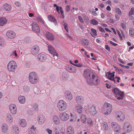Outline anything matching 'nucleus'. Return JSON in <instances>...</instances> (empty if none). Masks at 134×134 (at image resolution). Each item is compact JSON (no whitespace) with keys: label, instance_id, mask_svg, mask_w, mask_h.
Returning <instances> with one entry per match:
<instances>
[{"label":"nucleus","instance_id":"nucleus-9","mask_svg":"<svg viewBox=\"0 0 134 134\" xmlns=\"http://www.w3.org/2000/svg\"><path fill=\"white\" fill-rule=\"evenodd\" d=\"M59 116L60 119L64 121L67 120L69 118V115L65 112L60 113Z\"/></svg>","mask_w":134,"mask_h":134},{"label":"nucleus","instance_id":"nucleus-10","mask_svg":"<svg viewBox=\"0 0 134 134\" xmlns=\"http://www.w3.org/2000/svg\"><path fill=\"white\" fill-rule=\"evenodd\" d=\"M6 36L9 39H12L14 38L16 36V34L13 31L9 30L6 32Z\"/></svg>","mask_w":134,"mask_h":134},{"label":"nucleus","instance_id":"nucleus-26","mask_svg":"<svg viewBox=\"0 0 134 134\" xmlns=\"http://www.w3.org/2000/svg\"><path fill=\"white\" fill-rule=\"evenodd\" d=\"M77 112L80 114L82 113L83 110V107L80 104H77L75 106Z\"/></svg>","mask_w":134,"mask_h":134},{"label":"nucleus","instance_id":"nucleus-1","mask_svg":"<svg viewBox=\"0 0 134 134\" xmlns=\"http://www.w3.org/2000/svg\"><path fill=\"white\" fill-rule=\"evenodd\" d=\"M112 110L111 104L108 103H105L102 107L101 111L105 115H108L112 112Z\"/></svg>","mask_w":134,"mask_h":134},{"label":"nucleus","instance_id":"nucleus-39","mask_svg":"<svg viewBox=\"0 0 134 134\" xmlns=\"http://www.w3.org/2000/svg\"><path fill=\"white\" fill-rule=\"evenodd\" d=\"M129 34L130 36L131 37L134 36V29L132 28L129 29Z\"/></svg>","mask_w":134,"mask_h":134},{"label":"nucleus","instance_id":"nucleus-12","mask_svg":"<svg viewBox=\"0 0 134 134\" xmlns=\"http://www.w3.org/2000/svg\"><path fill=\"white\" fill-rule=\"evenodd\" d=\"M88 111L90 115L94 116L97 113L96 108L94 105H92L89 108Z\"/></svg>","mask_w":134,"mask_h":134},{"label":"nucleus","instance_id":"nucleus-43","mask_svg":"<svg viewBox=\"0 0 134 134\" xmlns=\"http://www.w3.org/2000/svg\"><path fill=\"white\" fill-rule=\"evenodd\" d=\"M102 124L103 125V127L104 130H107L108 128V124L105 122H104Z\"/></svg>","mask_w":134,"mask_h":134},{"label":"nucleus","instance_id":"nucleus-51","mask_svg":"<svg viewBox=\"0 0 134 134\" xmlns=\"http://www.w3.org/2000/svg\"><path fill=\"white\" fill-rule=\"evenodd\" d=\"M60 8V11L61 13V14L62 15V17L63 18H64L65 17L64 14V11L62 9V8L61 7H59Z\"/></svg>","mask_w":134,"mask_h":134},{"label":"nucleus","instance_id":"nucleus-50","mask_svg":"<svg viewBox=\"0 0 134 134\" xmlns=\"http://www.w3.org/2000/svg\"><path fill=\"white\" fill-rule=\"evenodd\" d=\"M118 125H119L117 123L115 122H112L111 123V125L113 128L114 129Z\"/></svg>","mask_w":134,"mask_h":134},{"label":"nucleus","instance_id":"nucleus-28","mask_svg":"<svg viewBox=\"0 0 134 134\" xmlns=\"http://www.w3.org/2000/svg\"><path fill=\"white\" fill-rule=\"evenodd\" d=\"M87 123L89 126L90 127H93L95 125L96 123L92 120L91 118H89L87 119Z\"/></svg>","mask_w":134,"mask_h":134},{"label":"nucleus","instance_id":"nucleus-15","mask_svg":"<svg viewBox=\"0 0 134 134\" xmlns=\"http://www.w3.org/2000/svg\"><path fill=\"white\" fill-rule=\"evenodd\" d=\"M9 109L11 113L13 114H15L17 112V108L16 105L14 104H10Z\"/></svg>","mask_w":134,"mask_h":134},{"label":"nucleus","instance_id":"nucleus-38","mask_svg":"<svg viewBox=\"0 0 134 134\" xmlns=\"http://www.w3.org/2000/svg\"><path fill=\"white\" fill-rule=\"evenodd\" d=\"M81 42L85 46H87L89 44L88 41L86 39H83L81 41Z\"/></svg>","mask_w":134,"mask_h":134},{"label":"nucleus","instance_id":"nucleus-55","mask_svg":"<svg viewBox=\"0 0 134 134\" xmlns=\"http://www.w3.org/2000/svg\"><path fill=\"white\" fill-rule=\"evenodd\" d=\"M11 55L14 56V58H16L18 56V54L16 53V51H15L13 52L12 54H11Z\"/></svg>","mask_w":134,"mask_h":134},{"label":"nucleus","instance_id":"nucleus-31","mask_svg":"<svg viewBox=\"0 0 134 134\" xmlns=\"http://www.w3.org/2000/svg\"><path fill=\"white\" fill-rule=\"evenodd\" d=\"M7 20L4 17L0 18V26H3L7 22Z\"/></svg>","mask_w":134,"mask_h":134},{"label":"nucleus","instance_id":"nucleus-42","mask_svg":"<svg viewBox=\"0 0 134 134\" xmlns=\"http://www.w3.org/2000/svg\"><path fill=\"white\" fill-rule=\"evenodd\" d=\"M53 134H59L58 130L57 128L56 127H54L53 128Z\"/></svg>","mask_w":134,"mask_h":134},{"label":"nucleus","instance_id":"nucleus-63","mask_svg":"<svg viewBox=\"0 0 134 134\" xmlns=\"http://www.w3.org/2000/svg\"><path fill=\"white\" fill-rule=\"evenodd\" d=\"M99 31L103 32H105V31L104 29L101 27H99Z\"/></svg>","mask_w":134,"mask_h":134},{"label":"nucleus","instance_id":"nucleus-30","mask_svg":"<svg viewBox=\"0 0 134 134\" xmlns=\"http://www.w3.org/2000/svg\"><path fill=\"white\" fill-rule=\"evenodd\" d=\"M48 18L49 21L51 22H53L55 24H57V21L55 17L51 15H49L48 16Z\"/></svg>","mask_w":134,"mask_h":134},{"label":"nucleus","instance_id":"nucleus-46","mask_svg":"<svg viewBox=\"0 0 134 134\" xmlns=\"http://www.w3.org/2000/svg\"><path fill=\"white\" fill-rule=\"evenodd\" d=\"M91 24H92L93 25H96L98 24V22L95 19H92L91 21Z\"/></svg>","mask_w":134,"mask_h":134},{"label":"nucleus","instance_id":"nucleus-8","mask_svg":"<svg viewBox=\"0 0 134 134\" xmlns=\"http://www.w3.org/2000/svg\"><path fill=\"white\" fill-rule=\"evenodd\" d=\"M65 69L70 73L76 72L77 70L75 67L71 65H67L65 66Z\"/></svg>","mask_w":134,"mask_h":134},{"label":"nucleus","instance_id":"nucleus-41","mask_svg":"<svg viewBox=\"0 0 134 134\" xmlns=\"http://www.w3.org/2000/svg\"><path fill=\"white\" fill-rule=\"evenodd\" d=\"M4 45V38L0 37V46L3 47Z\"/></svg>","mask_w":134,"mask_h":134},{"label":"nucleus","instance_id":"nucleus-59","mask_svg":"<svg viewBox=\"0 0 134 134\" xmlns=\"http://www.w3.org/2000/svg\"><path fill=\"white\" fill-rule=\"evenodd\" d=\"M92 32L93 34L96 36L97 35L96 31L93 29H91Z\"/></svg>","mask_w":134,"mask_h":134},{"label":"nucleus","instance_id":"nucleus-40","mask_svg":"<svg viewBox=\"0 0 134 134\" xmlns=\"http://www.w3.org/2000/svg\"><path fill=\"white\" fill-rule=\"evenodd\" d=\"M81 119L82 123L85 122L86 120V116L84 114L82 115L80 117Z\"/></svg>","mask_w":134,"mask_h":134},{"label":"nucleus","instance_id":"nucleus-11","mask_svg":"<svg viewBox=\"0 0 134 134\" xmlns=\"http://www.w3.org/2000/svg\"><path fill=\"white\" fill-rule=\"evenodd\" d=\"M123 129L126 132L129 133L131 130V127L129 123L125 122L123 126Z\"/></svg>","mask_w":134,"mask_h":134},{"label":"nucleus","instance_id":"nucleus-53","mask_svg":"<svg viewBox=\"0 0 134 134\" xmlns=\"http://www.w3.org/2000/svg\"><path fill=\"white\" fill-rule=\"evenodd\" d=\"M64 28L66 30V31H67V32H68L69 29L68 27V24H67L66 23H64Z\"/></svg>","mask_w":134,"mask_h":134},{"label":"nucleus","instance_id":"nucleus-7","mask_svg":"<svg viewBox=\"0 0 134 134\" xmlns=\"http://www.w3.org/2000/svg\"><path fill=\"white\" fill-rule=\"evenodd\" d=\"M92 74L91 70L88 69H86L83 71V76L86 79V81H88V79H90L92 76Z\"/></svg>","mask_w":134,"mask_h":134},{"label":"nucleus","instance_id":"nucleus-5","mask_svg":"<svg viewBox=\"0 0 134 134\" xmlns=\"http://www.w3.org/2000/svg\"><path fill=\"white\" fill-rule=\"evenodd\" d=\"M17 65L16 62L13 60L10 62L7 65L8 70L10 72H14L17 68Z\"/></svg>","mask_w":134,"mask_h":134},{"label":"nucleus","instance_id":"nucleus-16","mask_svg":"<svg viewBox=\"0 0 134 134\" xmlns=\"http://www.w3.org/2000/svg\"><path fill=\"white\" fill-rule=\"evenodd\" d=\"M46 121L44 116L42 115H40L37 118V121L38 123L41 125L43 124Z\"/></svg>","mask_w":134,"mask_h":134},{"label":"nucleus","instance_id":"nucleus-36","mask_svg":"<svg viewBox=\"0 0 134 134\" xmlns=\"http://www.w3.org/2000/svg\"><path fill=\"white\" fill-rule=\"evenodd\" d=\"M114 10L116 13L117 14L119 15H121L122 14V11L119 8L116 7L114 9Z\"/></svg>","mask_w":134,"mask_h":134},{"label":"nucleus","instance_id":"nucleus-2","mask_svg":"<svg viewBox=\"0 0 134 134\" xmlns=\"http://www.w3.org/2000/svg\"><path fill=\"white\" fill-rule=\"evenodd\" d=\"M100 82V78L95 74H92V76L88 80L87 83L91 85H97Z\"/></svg>","mask_w":134,"mask_h":134},{"label":"nucleus","instance_id":"nucleus-13","mask_svg":"<svg viewBox=\"0 0 134 134\" xmlns=\"http://www.w3.org/2000/svg\"><path fill=\"white\" fill-rule=\"evenodd\" d=\"M32 30L36 33H39L40 31V29L38 24L33 22L31 24Z\"/></svg>","mask_w":134,"mask_h":134},{"label":"nucleus","instance_id":"nucleus-57","mask_svg":"<svg viewBox=\"0 0 134 134\" xmlns=\"http://www.w3.org/2000/svg\"><path fill=\"white\" fill-rule=\"evenodd\" d=\"M32 106L33 108L35 110H37L38 108V105L36 103L33 104Z\"/></svg>","mask_w":134,"mask_h":134},{"label":"nucleus","instance_id":"nucleus-47","mask_svg":"<svg viewBox=\"0 0 134 134\" xmlns=\"http://www.w3.org/2000/svg\"><path fill=\"white\" fill-rule=\"evenodd\" d=\"M134 14V8L133 7H132L129 12V15L130 16Z\"/></svg>","mask_w":134,"mask_h":134},{"label":"nucleus","instance_id":"nucleus-48","mask_svg":"<svg viewBox=\"0 0 134 134\" xmlns=\"http://www.w3.org/2000/svg\"><path fill=\"white\" fill-rule=\"evenodd\" d=\"M55 79V76L54 74H51L49 76V79L51 81H54Z\"/></svg>","mask_w":134,"mask_h":134},{"label":"nucleus","instance_id":"nucleus-49","mask_svg":"<svg viewBox=\"0 0 134 134\" xmlns=\"http://www.w3.org/2000/svg\"><path fill=\"white\" fill-rule=\"evenodd\" d=\"M115 131L118 133H120V126L118 125L114 129Z\"/></svg>","mask_w":134,"mask_h":134},{"label":"nucleus","instance_id":"nucleus-62","mask_svg":"<svg viewBox=\"0 0 134 134\" xmlns=\"http://www.w3.org/2000/svg\"><path fill=\"white\" fill-rule=\"evenodd\" d=\"M70 10V8L69 5H67L66 6L65 8V11L66 12H69Z\"/></svg>","mask_w":134,"mask_h":134},{"label":"nucleus","instance_id":"nucleus-56","mask_svg":"<svg viewBox=\"0 0 134 134\" xmlns=\"http://www.w3.org/2000/svg\"><path fill=\"white\" fill-rule=\"evenodd\" d=\"M46 131L49 134H52V131L51 130L49 129V128H47L46 129Z\"/></svg>","mask_w":134,"mask_h":134},{"label":"nucleus","instance_id":"nucleus-6","mask_svg":"<svg viewBox=\"0 0 134 134\" xmlns=\"http://www.w3.org/2000/svg\"><path fill=\"white\" fill-rule=\"evenodd\" d=\"M116 118L119 121H123L125 118V116L124 113L120 111H118L115 112Z\"/></svg>","mask_w":134,"mask_h":134},{"label":"nucleus","instance_id":"nucleus-34","mask_svg":"<svg viewBox=\"0 0 134 134\" xmlns=\"http://www.w3.org/2000/svg\"><path fill=\"white\" fill-rule=\"evenodd\" d=\"M6 120L9 123H12L13 122V119L12 115L10 114H8L7 116Z\"/></svg>","mask_w":134,"mask_h":134},{"label":"nucleus","instance_id":"nucleus-14","mask_svg":"<svg viewBox=\"0 0 134 134\" xmlns=\"http://www.w3.org/2000/svg\"><path fill=\"white\" fill-rule=\"evenodd\" d=\"M48 49L49 53L53 55V57H54L55 56H56L57 57H58V54L51 46L49 45L48 46Z\"/></svg>","mask_w":134,"mask_h":134},{"label":"nucleus","instance_id":"nucleus-61","mask_svg":"<svg viewBox=\"0 0 134 134\" xmlns=\"http://www.w3.org/2000/svg\"><path fill=\"white\" fill-rule=\"evenodd\" d=\"M78 18L80 21L81 22V23H83L84 22L83 20V18L82 17L80 16H78Z\"/></svg>","mask_w":134,"mask_h":134},{"label":"nucleus","instance_id":"nucleus-60","mask_svg":"<svg viewBox=\"0 0 134 134\" xmlns=\"http://www.w3.org/2000/svg\"><path fill=\"white\" fill-rule=\"evenodd\" d=\"M109 42L110 44L112 45L113 46H117L118 45L117 44L111 41H109Z\"/></svg>","mask_w":134,"mask_h":134},{"label":"nucleus","instance_id":"nucleus-35","mask_svg":"<svg viewBox=\"0 0 134 134\" xmlns=\"http://www.w3.org/2000/svg\"><path fill=\"white\" fill-rule=\"evenodd\" d=\"M119 96L117 97V99L118 100L122 99L124 96V94L123 92L121 91L118 94H117Z\"/></svg>","mask_w":134,"mask_h":134},{"label":"nucleus","instance_id":"nucleus-17","mask_svg":"<svg viewBox=\"0 0 134 134\" xmlns=\"http://www.w3.org/2000/svg\"><path fill=\"white\" fill-rule=\"evenodd\" d=\"M39 47L37 45H35L31 49V53L34 55L36 54L39 53Z\"/></svg>","mask_w":134,"mask_h":134},{"label":"nucleus","instance_id":"nucleus-3","mask_svg":"<svg viewBox=\"0 0 134 134\" xmlns=\"http://www.w3.org/2000/svg\"><path fill=\"white\" fill-rule=\"evenodd\" d=\"M57 107L59 111L63 112L68 109V106L66 102L63 100H60L57 103Z\"/></svg>","mask_w":134,"mask_h":134},{"label":"nucleus","instance_id":"nucleus-22","mask_svg":"<svg viewBox=\"0 0 134 134\" xmlns=\"http://www.w3.org/2000/svg\"><path fill=\"white\" fill-rule=\"evenodd\" d=\"M52 120L54 123L55 125H58L60 123V120L57 115H54L53 116Z\"/></svg>","mask_w":134,"mask_h":134},{"label":"nucleus","instance_id":"nucleus-45","mask_svg":"<svg viewBox=\"0 0 134 134\" xmlns=\"http://www.w3.org/2000/svg\"><path fill=\"white\" fill-rule=\"evenodd\" d=\"M68 76L66 74L64 73L63 74L62 78L64 81H66L68 79Z\"/></svg>","mask_w":134,"mask_h":134},{"label":"nucleus","instance_id":"nucleus-23","mask_svg":"<svg viewBox=\"0 0 134 134\" xmlns=\"http://www.w3.org/2000/svg\"><path fill=\"white\" fill-rule=\"evenodd\" d=\"M46 36L47 39L50 40H53L54 39L53 35L52 33L48 32H46Z\"/></svg>","mask_w":134,"mask_h":134},{"label":"nucleus","instance_id":"nucleus-64","mask_svg":"<svg viewBox=\"0 0 134 134\" xmlns=\"http://www.w3.org/2000/svg\"><path fill=\"white\" fill-rule=\"evenodd\" d=\"M74 65L78 67H81L82 66V64L81 63H79L77 64H74Z\"/></svg>","mask_w":134,"mask_h":134},{"label":"nucleus","instance_id":"nucleus-29","mask_svg":"<svg viewBox=\"0 0 134 134\" xmlns=\"http://www.w3.org/2000/svg\"><path fill=\"white\" fill-rule=\"evenodd\" d=\"M19 124L20 126L22 127H25L27 124L25 120L24 119H21L19 121Z\"/></svg>","mask_w":134,"mask_h":134},{"label":"nucleus","instance_id":"nucleus-21","mask_svg":"<svg viewBox=\"0 0 134 134\" xmlns=\"http://www.w3.org/2000/svg\"><path fill=\"white\" fill-rule=\"evenodd\" d=\"M8 125L5 123L2 124L1 126L2 131L4 133H6L8 130Z\"/></svg>","mask_w":134,"mask_h":134},{"label":"nucleus","instance_id":"nucleus-4","mask_svg":"<svg viewBox=\"0 0 134 134\" xmlns=\"http://www.w3.org/2000/svg\"><path fill=\"white\" fill-rule=\"evenodd\" d=\"M29 79L30 82L32 84L37 83L39 81V78L37 74L35 72L30 73L29 76Z\"/></svg>","mask_w":134,"mask_h":134},{"label":"nucleus","instance_id":"nucleus-37","mask_svg":"<svg viewBox=\"0 0 134 134\" xmlns=\"http://www.w3.org/2000/svg\"><path fill=\"white\" fill-rule=\"evenodd\" d=\"M112 91L113 93L115 95L118 94L121 91L118 88H113L112 90Z\"/></svg>","mask_w":134,"mask_h":134},{"label":"nucleus","instance_id":"nucleus-44","mask_svg":"<svg viewBox=\"0 0 134 134\" xmlns=\"http://www.w3.org/2000/svg\"><path fill=\"white\" fill-rule=\"evenodd\" d=\"M30 40L28 37H26L24 38L23 40V43H27L30 42Z\"/></svg>","mask_w":134,"mask_h":134},{"label":"nucleus","instance_id":"nucleus-20","mask_svg":"<svg viewBox=\"0 0 134 134\" xmlns=\"http://www.w3.org/2000/svg\"><path fill=\"white\" fill-rule=\"evenodd\" d=\"M115 73V71H113L112 73L108 72V75L107 76V78L113 81L115 83V81L114 79L115 75L114 74Z\"/></svg>","mask_w":134,"mask_h":134},{"label":"nucleus","instance_id":"nucleus-19","mask_svg":"<svg viewBox=\"0 0 134 134\" xmlns=\"http://www.w3.org/2000/svg\"><path fill=\"white\" fill-rule=\"evenodd\" d=\"M75 100L81 104L85 102L84 98L81 96H77L75 98Z\"/></svg>","mask_w":134,"mask_h":134},{"label":"nucleus","instance_id":"nucleus-33","mask_svg":"<svg viewBox=\"0 0 134 134\" xmlns=\"http://www.w3.org/2000/svg\"><path fill=\"white\" fill-rule=\"evenodd\" d=\"M74 131L73 128L71 126H69L67 129V134H73Z\"/></svg>","mask_w":134,"mask_h":134},{"label":"nucleus","instance_id":"nucleus-58","mask_svg":"<svg viewBox=\"0 0 134 134\" xmlns=\"http://www.w3.org/2000/svg\"><path fill=\"white\" fill-rule=\"evenodd\" d=\"M37 19L38 21L41 22L43 24H44V22L42 20L41 18L40 17L38 16V17H37Z\"/></svg>","mask_w":134,"mask_h":134},{"label":"nucleus","instance_id":"nucleus-18","mask_svg":"<svg viewBox=\"0 0 134 134\" xmlns=\"http://www.w3.org/2000/svg\"><path fill=\"white\" fill-rule=\"evenodd\" d=\"M66 98L69 100H71L72 98V96L70 91H66L65 93Z\"/></svg>","mask_w":134,"mask_h":134},{"label":"nucleus","instance_id":"nucleus-32","mask_svg":"<svg viewBox=\"0 0 134 134\" xmlns=\"http://www.w3.org/2000/svg\"><path fill=\"white\" fill-rule=\"evenodd\" d=\"M18 100L19 102L21 104L24 103L26 100L25 97L23 96H20L18 98Z\"/></svg>","mask_w":134,"mask_h":134},{"label":"nucleus","instance_id":"nucleus-54","mask_svg":"<svg viewBox=\"0 0 134 134\" xmlns=\"http://www.w3.org/2000/svg\"><path fill=\"white\" fill-rule=\"evenodd\" d=\"M23 90L25 92H27L29 90V88L28 86H24L23 87Z\"/></svg>","mask_w":134,"mask_h":134},{"label":"nucleus","instance_id":"nucleus-52","mask_svg":"<svg viewBox=\"0 0 134 134\" xmlns=\"http://www.w3.org/2000/svg\"><path fill=\"white\" fill-rule=\"evenodd\" d=\"M121 25L122 28L124 30H125L126 28V23H124L122 22L120 24Z\"/></svg>","mask_w":134,"mask_h":134},{"label":"nucleus","instance_id":"nucleus-25","mask_svg":"<svg viewBox=\"0 0 134 134\" xmlns=\"http://www.w3.org/2000/svg\"><path fill=\"white\" fill-rule=\"evenodd\" d=\"M12 130L15 134H18L19 132V128L18 126L14 125L12 126Z\"/></svg>","mask_w":134,"mask_h":134},{"label":"nucleus","instance_id":"nucleus-27","mask_svg":"<svg viewBox=\"0 0 134 134\" xmlns=\"http://www.w3.org/2000/svg\"><path fill=\"white\" fill-rule=\"evenodd\" d=\"M37 59L40 61L45 60L46 59V56L43 54H40L38 55Z\"/></svg>","mask_w":134,"mask_h":134},{"label":"nucleus","instance_id":"nucleus-24","mask_svg":"<svg viewBox=\"0 0 134 134\" xmlns=\"http://www.w3.org/2000/svg\"><path fill=\"white\" fill-rule=\"evenodd\" d=\"M3 9L9 12L10 11L12 8L11 5L10 4L5 3L3 5Z\"/></svg>","mask_w":134,"mask_h":134}]
</instances>
